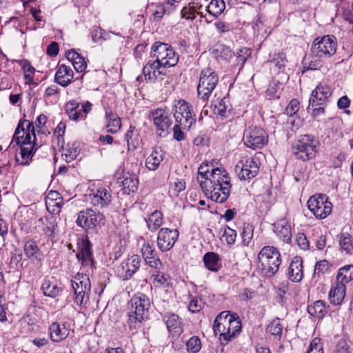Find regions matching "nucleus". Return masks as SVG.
I'll return each mask as SVG.
<instances>
[{
	"instance_id": "27",
	"label": "nucleus",
	"mask_w": 353,
	"mask_h": 353,
	"mask_svg": "<svg viewBox=\"0 0 353 353\" xmlns=\"http://www.w3.org/2000/svg\"><path fill=\"white\" fill-rule=\"evenodd\" d=\"M164 153L160 147L155 148L152 153L147 157L145 160V166L152 171L158 169L161 162L163 160Z\"/></svg>"
},
{
	"instance_id": "64",
	"label": "nucleus",
	"mask_w": 353,
	"mask_h": 353,
	"mask_svg": "<svg viewBox=\"0 0 353 353\" xmlns=\"http://www.w3.org/2000/svg\"><path fill=\"white\" fill-rule=\"evenodd\" d=\"M59 44L55 41L52 42L47 47V50H46V52H47L48 55H49L50 57L57 56L59 53Z\"/></svg>"
},
{
	"instance_id": "52",
	"label": "nucleus",
	"mask_w": 353,
	"mask_h": 353,
	"mask_svg": "<svg viewBox=\"0 0 353 353\" xmlns=\"http://www.w3.org/2000/svg\"><path fill=\"white\" fill-rule=\"evenodd\" d=\"M204 305V303L201 298L191 296V299L188 305V310L192 313H196L201 311Z\"/></svg>"
},
{
	"instance_id": "39",
	"label": "nucleus",
	"mask_w": 353,
	"mask_h": 353,
	"mask_svg": "<svg viewBox=\"0 0 353 353\" xmlns=\"http://www.w3.org/2000/svg\"><path fill=\"white\" fill-rule=\"evenodd\" d=\"M161 63H156L154 61H149L143 68V73L146 80L155 81V70L158 69Z\"/></svg>"
},
{
	"instance_id": "24",
	"label": "nucleus",
	"mask_w": 353,
	"mask_h": 353,
	"mask_svg": "<svg viewBox=\"0 0 353 353\" xmlns=\"http://www.w3.org/2000/svg\"><path fill=\"white\" fill-rule=\"evenodd\" d=\"M302 259L300 256H295L288 269V277L293 282H300L303 279Z\"/></svg>"
},
{
	"instance_id": "26",
	"label": "nucleus",
	"mask_w": 353,
	"mask_h": 353,
	"mask_svg": "<svg viewBox=\"0 0 353 353\" xmlns=\"http://www.w3.org/2000/svg\"><path fill=\"white\" fill-rule=\"evenodd\" d=\"M345 285L336 280L329 292V299L332 304L340 305L345 296Z\"/></svg>"
},
{
	"instance_id": "51",
	"label": "nucleus",
	"mask_w": 353,
	"mask_h": 353,
	"mask_svg": "<svg viewBox=\"0 0 353 353\" xmlns=\"http://www.w3.org/2000/svg\"><path fill=\"white\" fill-rule=\"evenodd\" d=\"M21 66L24 71V77L28 82H31L33 80V76L35 72V69L32 67L30 62L27 60L21 61Z\"/></svg>"
},
{
	"instance_id": "23",
	"label": "nucleus",
	"mask_w": 353,
	"mask_h": 353,
	"mask_svg": "<svg viewBox=\"0 0 353 353\" xmlns=\"http://www.w3.org/2000/svg\"><path fill=\"white\" fill-rule=\"evenodd\" d=\"M73 79V71L69 66L64 64L58 66L54 80L63 87L68 86Z\"/></svg>"
},
{
	"instance_id": "28",
	"label": "nucleus",
	"mask_w": 353,
	"mask_h": 353,
	"mask_svg": "<svg viewBox=\"0 0 353 353\" xmlns=\"http://www.w3.org/2000/svg\"><path fill=\"white\" fill-rule=\"evenodd\" d=\"M229 314V311H223L221 312L215 319L213 325L214 334L216 335L219 334L220 339L224 340L225 334L227 331L228 322L227 316Z\"/></svg>"
},
{
	"instance_id": "2",
	"label": "nucleus",
	"mask_w": 353,
	"mask_h": 353,
	"mask_svg": "<svg viewBox=\"0 0 353 353\" xmlns=\"http://www.w3.org/2000/svg\"><path fill=\"white\" fill-rule=\"evenodd\" d=\"M208 180L211 185L209 190L210 199L216 203L225 202L230 196L231 188L228 173L222 168H213Z\"/></svg>"
},
{
	"instance_id": "41",
	"label": "nucleus",
	"mask_w": 353,
	"mask_h": 353,
	"mask_svg": "<svg viewBox=\"0 0 353 353\" xmlns=\"http://www.w3.org/2000/svg\"><path fill=\"white\" fill-rule=\"evenodd\" d=\"M208 165H201L198 170V175L200 176L202 179H205V181H199L200 186L203 192H205V194H207V192H209L208 188V179L210 178V170L208 168Z\"/></svg>"
},
{
	"instance_id": "10",
	"label": "nucleus",
	"mask_w": 353,
	"mask_h": 353,
	"mask_svg": "<svg viewBox=\"0 0 353 353\" xmlns=\"http://www.w3.org/2000/svg\"><path fill=\"white\" fill-rule=\"evenodd\" d=\"M247 147L254 150L261 149L268 142V136L262 128L249 127L244 131L243 138Z\"/></svg>"
},
{
	"instance_id": "34",
	"label": "nucleus",
	"mask_w": 353,
	"mask_h": 353,
	"mask_svg": "<svg viewBox=\"0 0 353 353\" xmlns=\"http://www.w3.org/2000/svg\"><path fill=\"white\" fill-rule=\"evenodd\" d=\"M339 245L347 254H352L353 252V239L347 232H341L338 235Z\"/></svg>"
},
{
	"instance_id": "37",
	"label": "nucleus",
	"mask_w": 353,
	"mask_h": 353,
	"mask_svg": "<svg viewBox=\"0 0 353 353\" xmlns=\"http://www.w3.org/2000/svg\"><path fill=\"white\" fill-rule=\"evenodd\" d=\"M123 188L125 192H134L137 190L139 181L136 176L128 174L123 176L121 181Z\"/></svg>"
},
{
	"instance_id": "62",
	"label": "nucleus",
	"mask_w": 353,
	"mask_h": 353,
	"mask_svg": "<svg viewBox=\"0 0 353 353\" xmlns=\"http://www.w3.org/2000/svg\"><path fill=\"white\" fill-rule=\"evenodd\" d=\"M145 262L152 268H154L155 270H160L162 268V263L158 258L157 255L153 256L151 259L145 260Z\"/></svg>"
},
{
	"instance_id": "12",
	"label": "nucleus",
	"mask_w": 353,
	"mask_h": 353,
	"mask_svg": "<svg viewBox=\"0 0 353 353\" xmlns=\"http://www.w3.org/2000/svg\"><path fill=\"white\" fill-rule=\"evenodd\" d=\"M149 117L154 122L158 135L165 137L172 123L169 112L165 109L157 108L150 111Z\"/></svg>"
},
{
	"instance_id": "31",
	"label": "nucleus",
	"mask_w": 353,
	"mask_h": 353,
	"mask_svg": "<svg viewBox=\"0 0 353 353\" xmlns=\"http://www.w3.org/2000/svg\"><path fill=\"white\" fill-rule=\"evenodd\" d=\"M105 118L108 122L106 125L107 131L111 133H116L121 127V122L117 114L112 112H106Z\"/></svg>"
},
{
	"instance_id": "44",
	"label": "nucleus",
	"mask_w": 353,
	"mask_h": 353,
	"mask_svg": "<svg viewBox=\"0 0 353 353\" xmlns=\"http://www.w3.org/2000/svg\"><path fill=\"white\" fill-rule=\"evenodd\" d=\"M90 229L94 228L97 225H104L105 224V218L102 213L90 208Z\"/></svg>"
},
{
	"instance_id": "60",
	"label": "nucleus",
	"mask_w": 353,
	"mask_h": 353,
	"mask_svg": "<svg viewBox=\"0 0 353 353\" xmlns=\"http://www.w3.org/2000/svg\"><path fill=\"white\" fill-rule=\"evenodd\" d=\"M72 65L75 70L78 72H83L87 67V63L85 61V59L81 55H79V57L72 63Z\"/></svg>"
},
{
	"instance_id": "61",
	"label": "nucleus",
	"mask_w": 353,
	"mask_h": 353,
	"mask_svg": "<svg viewBox=\"0 0 353 353\" xmlns=\"http://www.w3.org/2000/svg\"><path fill=\"white\" fill-rule=\"evenodd\" d=\"M296 242L302 250H306L309 249L310 243L305 234H299L296 238Z\"/></svg>"
},
{
	"instance_id": "42",
	"label": "nucleus",
	"mask_w": 353,
	"mask_h": 353,
	"mask_svg": "<svg viewBox=\"0 0 353 353\" xmlns=\"http://www.w3.org/2000/svg\"><path fill=\"white\" fill-rule=\"evenodd\" d=\"M90 208L85 210H81L78 214L76 223L79 226L85 230L90 229Z\"/></svg>"
},
{
	"instance_id": "54",
	"label": "nucleus",
	"mask_w": 353,
	"mask_h": 353,
	"mask_svg": "<svg viewBox=\"0 0 353 353\" xmlns=\"http://www.w3.org/2000/svg\"><path fill=\"white\" fill-rule=\"evenodd\" d=\"M330 268V264L326 260L317 262L315 265L313 276H319L320 274L326 273Z\"/></svg>"
},
{
	"instance_id": "20",
	"label": "nucleus",
	"mask_w": 353,
	"mask_h": 353,
	"mask_svg": "<svg viewBox=\"0 0 353 353\" xmlns=\"http://www.w3.org/2000/svg\"><path fill=\"white\" fill-rule=\"evenodd\" d=\"M227 320L226 325L228 327L226 333H224V341H228L234 338L236 334H239L241 330V322L236 314H231L230 312L228 314Z\"/></svg>"
},
{
	"instance_id": "57",
	"label": "nucleus",
	"mask_w": 353,
	"mask_h": 353,
	"mask_svg": "<svg viewBox=\"0 0 353 353\" xmlns=\"http://www.w3.org/2000/svg\"><path fill=\"white\" fill-rule=\"evenodd\" d=\"M307 353H323V345L320 339L315 338L312 341Z\"/></svg>"
},
{
	"instance_id": "47",
	"label": "nucleus",
	"mask_w": 353,
	"mask_h": 353,
	"mask_svg": "<svg viewBox=\"0 0 353 353\" xmlns=\"http://www.w3.org/2000/svg\"><path fill=\"white\" fill-rule=\"evenodd\" d=\"M187 350L192 353H197L201 348V339L197 336H192L186 343Z\"/></svg>"
},
{
	"instance_id": "29",
	"label": "nucleus",
	"mask_w": 353,
	"mask_h": 353,
	"mask_svg": "<svg viewBox=\"0 0 353 353\" xmlns=\"http://www.w3.org/2000/svg\"><path fill=\"white\" fill-rule=\"evenodd\" d=\"M203 262L206 268L212 272H218L221 267L220 256L215 252L205 253L203 256Z\"/></svg>"
},
{
	"instance_id": "33",
	"label": "nucleus",
	"mask_w": 353,
	"mask_h": 353,
	"mask_svg": "<svg viewBox=\"0 0 353 353\" xmlns=\"http://www.w3.org/2000/svg\"><path fill=\"white\" fill-rule=\"evenodd\" d=\"M24 252L28 258H34L41 260L42 254L40 252L37 243L32 240L27 241L24 245Z\"/></svg>"
},
{
	"instance_id": "14",
	"label": "nucleus",
	"mask_w": 353,
	"mask_h": 353,
	"mask_svg": "<svg viewBox=\"0 0 353 353\" xmlns=\"http://www.w3.org/2000/svg\"><path fill=\"white\" fill-rule=\"evenodd\" d=\"M179 237V231L176 229L161 228L157 235V246L161 252L171 250Z\"/></svg>"
},
{
	"instance_id": "46",
	"label": "nucleus",
	"mask_w": 353,
	"mask_h": 353,
	"mask_svg": "<svg viewBox=\"0 0 353 353\" xmlns=\"http://www.w3.org/2000/svg\"><path fill=\"white\" fill-rule=\"evenodd\" d=\"M236 65L240 66V68H242L244 65L246 60L251 55V50L248 48H239L236 54Z\"/></svg>"
},
{
	"instance_id": "32",
	"label": "nucleus",
	"mask_w": 353,
	"mask_h": 353,
	"mask_svg": "<svg viewBox=\"0 0 353 353\" xmlns=\"http://www.w3.org/2000/svg\"><path fill=\"white\" fill-rule=\"evenodd\" d=\"M308 313L313 316L323 318L327 312L324 301L318 300L307 306Z\"/></svg>"
},
{
	"instance_id": "43",
	"label": "nucleus",
	"mask_w": 353,
	"mask_h": 353,
	"mask_svg": "<svg viewBox=\"0 0 353 353\" xmlns=\"http://www.w3.org/2000/svg\"><path fill=\"white\" fill-rule=\"evenodd\" d=\"M90 229L94 228L97 225H104L105 224V218L102 213L90 208Z\"/></svg>"
},
{
	"instance_id": "25",
	"label": "nucleus",
	"mask_w": 353,
	"mask_h": 353,
	"mask_svg": "<svg viewBox=\"0 0 353 353\" xmlns=\"http://www.w3.org/2000/svg\"><path fill=\"white\" fill-rule=\"evenodd\" d=\"M274 231L284 242L291 241V227L285 219H281L274 224Z\"/></svg>"
},
{
	"instance_id": "9",
	"label": "nucleus",
	"mask_w": 353,
	"mask_h": 353,
	"mask_svg": "<svg viewBox=\"0 0 353 353\" xmlns=\"http://www.w3.org/2000/svg\"><path fill=\"white\" fill-rule=\"evenodd\" d=\"M335 37L326 35L321 39L316 38L311 48L312 55L318 58H330L336 50Z\"/></svg>"
},
{
	"instance_id": "38",
	"label": "nucleus",
	"mask_w": 353,
	"mask_h": 353,
	"mask_svg": "<svg viewBox=\"0 0 353 353\" xmlns=\"http://www.w3.org/2000/svg\"><path fill=\"white\" fill-rule=\"evenodd\" d=\"M225 8L223 0H212L207 7V10L210 14L218 17L223 12Z\"/></svg>"
},
{
	"instance_id": "53",
	"label": "nucleus",
	"mask_w": 353,
	"mask_h": 353,
	"mask_svg": "<svg viewBox=\"0 0 353 353\" xmlns=\"http://www.w3.org/2000/svg\"><path fill=\"white\" fill-rule=\"evenodd\" d=\"M236 237V232L230 228V227L225 225L223 229V232L222 234V238L225 239V241L228 245H232L234 243Z\"/></svg>"
},
{
	"instance_id": "55",
	"label": "nucleus",
	"mask_w": 353,
	"mask_h": 353,
	"mask_svg": "<svg viewBox=\"0 0 353 353\" xmlns=\"http://www.w3.org/2000/svg\"><path fill=\"white\" fill-rule=\"evenodd\" d=\"M352 348L348 341L340 339L336 345L334 353H352Z\"/></svg>"
},
{
	"instance_id": "36",
	"label": "nucleus",
	"mask_w": 353,
	"mask_h": 353,
	"mask_svg": "<svg viewBox=\"0 0 353 353\" xmlns=\"http://www.w3.org/2000/svg\"><path fill=\"white\" fill-rule=\"evenodd\" d=\"M149 230L152 232L157 230L163 224V214L160 211L156 210L150 214L146 221Z\"/></svg>"
},
{
	"instance_id": "17",
	"label": "nucleus",
	"mask_w": 353,
	"mask_h": 353,
	"mask_svg": "<svg viewBox=\"0 0 353 353\" xmlns=\"http://www.w3.org/2000/svg\"><path fill=\"white\" fill-rule=\"evenodd\" d=\"M332 92L331 88L326 85L319 84L317 85L312 92L307 110H310V107L325 105L329 97H331Z\"/></svg>"
},
{
	"instance_id": "45",
	"label": "nucleus",
	"mask_w": 353,
	"mask_h": 353,
	"mask_svg": "<svg viewBox=\"0 0 353 353\" xmlns=\"http://www.w3.org/2000/svg\"><path fill=\"white\" fill-rule=\"evenodd\" d=\"M268 332L276 339H280L283 332V325L279 319H274L268 326Z\"/></svg>"
},
{
	"instance_id": "15",
	"label": "nucleus",
	"mask_w": 353,
	"mask_h": 353,
	"mask_svg": "<svg viewBox=\"0 0 353 353\" xmlns=\"http://www.w3.org/2000/svg\"><path fill=\"white\" fill-rule=\"evenodd\" d=\"M141 261V257L139 255L133 254L118 267V276L123 280H128L139 269Z\"/></svg>"
},
{
	"instance_id": "35",
	"label": "nucleus",
	"mask_w": 353,
	"mask_h": 353,
	"mask_svg": "<svg viewBox=\"0 0 353 353\" xmlns=\"http://www.w3.org/2000/svg\"><path fill=\"white\" fill-rule=\"evenodd\" d=\"M336 280L345 285L353 281V265H347L339 269Z\"/></svg>"
},
{
	"instance_id": "4",
	"label": "nucleus",
	"mask_w": 353,
	"mask_h": 353,
	"mask_svg": "<svg viewBox=\"0 0 353 353\" xmlns=\"http://www.w3.org/2000/svg\"><path fill=\"white\" fill-rule=\"evenodd\" d=\"M319 145L314 136L304 134L293 142L292 152L296 159L305 161L315 157Z\"/></svg>"
},
{
	"instance_id": "21",
	"label": "nucleus",
	"mask_w": 353,
	"mask_h": 353,
	"mask_svg": "<svg viewBox=\"0 0 353 353\" xmlns=\"http://www.w3.org/2000/svg\"><path fill=\"white\" fill-rule=\"evenodd\" d=\"M49 334L52 341L60 342L69 335V328L65 323L53 322L49 327Z\"/></svg>"
},
{
	"instance_id": "5",
	"label": "nucleus",
	"mask_w": 353,
	"mask_h": 353,
	"mask_svg": "<svg viewBox=\"0 0 353 353\" xmlns=\"http://www.w3.org/2000/svg\"><path fill=\"white\" fill-rule=\"evenodd\" d=\"M218 82V75L212 69L208 68L202 70L197 86L199 99L203 102L208 101Z\"/></svg>"
},
{
	"instance_id": "16",
	"label": "nucleus",
	"mask_w": 353,
	"mask_h": 353,
	"mask_svg": "<svg viewBox=\"0 0 353 353\" xmlns=\"http://www.w3.org/2000/svg\"><path fill=\"white\" fill-rule=\"evenodd\" d=\"M28 132L30 133L31 137H33L34 140L36 139L33 123L30 122L28 120L20 121L15 130L12 141L10 143L9 148H14L16 145H19L20 140H23Z\"/></svg>"
},
{
	"instance_id": "30",
	"label": "nucleus",
	"mask_w": 353,
	"mask_h": 353,
	"mask_svg": "<svg viewBox=\"0 0 353 353\" xmlns=\"http://www.w3.org/2000/svg\"><path fill=\"white\" fill-rule=\"evenodd\" d=\"M112 196L110 192L105 188H100L94 195L92 199L93 203L96 205H100L101 208L107 207L111 202Z\"/></svg>"
},
{
	"instance_id": "19",
	"label": "nucleus",
	"mask_w": 353,
	"mask_h": 353,
	"mask_svg": "<svg viewBox=\"0 0 353 353\" xmlns=\"http://www.w3.org/2000/svg\"><path fill=\"white\" fill-rule=\"evenodd\" d=\"M91 243L89 241H83L81 250L77 254L79 260L81 261L82 265L85 269V272H89L92 270L93 267V258L91 251Z\"/></svg>"
},
{
	"instance_id": "48",
	"label": "nucleus",
	"mask_w": 353,
	"mask_h": 353,
	"mask_svg": "<svg viewBox=\"0 0 353 353\" xmlns=\"http://www.w3.org/2000/svg\"><path fill=\"white\" fill-rule=\"evenodd\" d=\"M229 111L225 98L221 99L220 101L214 105V112L219 115L221 119L227 117Z\"/></svg>"
},
{
	"instance_id": "18",
	"label": "nucleus",
	"mask_w": 353,
	"mask_h": 353,
	"mask_svg": "<svg viewBox=\"0 0 353 353\" xmlns=\"http://www.w3.org/2000/svg\"><path fill=\"white\" fill-rule=\"evenodd\" d=\"M31 139L30 133L28 132L25 138L23 140H20L19 154L21 158V161L20 162L21 164L28 165L29 161L35 152L36 150H34V144H32ZM33 143H34V141H33Z\"/></svg>"
},
{
	"instance_id": "6",
	"label": "nucleus",
	"mask_w": 353,
	"mask_h": 353,
	"mask_svg": "<svg viewBox=\"0 0 353 353\" xmlns=\"http://www.w3.org/2000/svg\"><path fill=\"white\" fill-rule=\"evenodd\" d=\"M151 56L156 58L154 61L164 67L174 66L179 61V57L167 43L155 42L152 46Z\"/></svg>"
},
{
	"instance_id": "49",
	"label": "nucleus",
	"mask_w": 353,
	"mask_h": 353,
	"mask_svg": "<svg viewBox=\"0 0 353 353\" xmlns=\"http://www.w3.org/2000/svg\"><path fill=\"white\" fill-rule=\"evenodd\" d=\"M57 226L58 222L57 217L51 216L49 218H46V227L43 229L45 234L48 236H52V234L55 232Z\"/></svg>"
},
{
	"instance_id": "8",
	"label": "nucleus",
	"mask_w": 353,
	"mask_h": 353,
	"mask_svg": "<svg viewBox=\"0 0 353 353\" xmlns=\"http://www.w3.org/2000/svg\"><path fill=\"white\" fill-rule=\"evenodd\" d=\"M74 293V301L78 305L86 304L89 300L90 281L87 274H79L71 281Z\"/></svg>"
},
{
	"instance_id": "58",
	"label": "nucleus",
	"mask_w": 353,
	"mask_h": 353,
	"mask_svg": "<svg viewBox=\"0 0 353 353\" xmlns=\"http://www.w3.org/2000/svg\"><path fill=\"white\" fill-rule=\"evenodd\" d=\"M299 110V102L296 99H292L285 108V114L289 116H293Z\"/></svg>"
},
{
	"instance_id": "56",
	"label": "nucleus",
	"mask_w": 353,
	"mask_h": 353,
	"mask_svg": "<svg viewBox=\"0 0 353 353\" xmlns=\"http://www.w3.org/2000/svg\"><path fill=\"white\" fill-rule=\"evenodd\" d=\"M141 252L145 261L157 255L154 248L149 243L143 245Z\"/></svg>"
},
{
	"instance_id": "63",
	"label": "nucleus",
	"mask_w": 353,
	"mask_h": 353,
	"mask_svg": "<svg viewBox=\"0 0 353 353\" xmlns=\"http://www.w3.org/2000/svg\"><path fill=\"white\" fill-rule=\"evenodd\" d=\"M152 277L154 278V280L160 283V284H165L168 279L167 276L164 274L163 273H161L159 270H155L154 273L152 274Z\"/></svg>"
},
{
	"instance_id": "3",
	"label": "nucleus",
	"mask_w": 353,
	"mask_h": 353,
	"mask_svg": "<svg viewBox=\"0 0 353 353\" xmlns=\"http://www.w3.org/2000/svg\"><path fill=\"white\" fill-rule=\"evenodd\" d=\"M281 254L273 246L263 247L258 254V267L267 277L273 276L281 263Z\"/></svg>"
},
{
	"instance_id": "40",
	"label": "nucleus",
	"mask_w": 353,
	"mask_h": 353,
	"mask_svg": "<svg viewBox=\"0 0 353 353\" xmlns=\"http://www.w3.org/2000/svg\"><path fill=\"white\" fill-rule=\"evenodd\" d=\"M42 290L45 296L50 297H56L61 291L57 284L50 281H46L42 285Z\"/></svg>"
},
{
	"instance_id": "1",
	"label": "nucleus",
	"mask_w": 353,
	"mask_h": 353,
	"mask_svg": "<svg viewBox=\"0 0 353 353\" xmlns=\"http://www.w3.org/2000/svg\"><path fill=\"white\" fill-rule=\"evenodd\" d=\"M150 300L143 294L138 293L130 300L127 324L131 330H137L141 327L142 323L148 318Z\"/></svg>"
},
{
	"instance_id": "7",
	"label": "nucleus",
	"mask_w": 353,
	"mask_h": 353,
	"mask_svg": "<svg viewBox=\"0 0 353 353\" xmlns=\"http://www.w3.org/2000/svg\"><path fill=\"white\" fill-rule=\"evenodd\" d=\"M174 117L177 124L184 129H190L196 123V114L193 107L185 100H179L174 105Z\"/></svg>"
},
{
	"instance_id": "50",
	"label": "nucleus",
	"mask_w": 353,
	"mask_h": 353,
	"mask_svg": "<svg viewBox=\"0 0 353 353\" xmlns=\"http://www.w3.org/2000/svg\"><path fill=\"white\" fill-rule=\"evenodd\" d=\"M253 226L249 223L243 225V231L241 233L243 242L245 245H248L253 236Z\"/></svg>"
},
{
	"instance_id": "22",
	"label": "nucleus",
	"mask_w": 353,
	"mask_h": 353,
	"mask_svg": "<svg viewBox=\"0 0 353 353\" xmlns=\"http://www.w3.org/2000/svg\"><path fill=\"white\" fill-rule=\"evenodd\" d=\"M163 320L166 324L169 332L173 336H179L182 333V322L178 315L175 314H165Z\"/></svg>"
},
{
	"instance_id": "59",
	"label": "nucleus",
	"mask_w": 353,
	"mask_h": 353,
	"mask_svg": "<svg viewBox=\"0 0 353 353\" xmlns=\"http://www.w3.org/2000/svg\"><path fill=\"white\" fill-rule=\"evenodd\" d=\"M281 84L279 81H272L268 85L266 90L267 94L270 97H276L278 90L281 89Z\"/></svg>"
},
{
	"instance_id": "13",
	"label": "nucleus",
	"mask_w": 353,
	"mask_h": 353,
	"mask_svg": "<svg viewBox=\"0 0 353 353\" xmlns=\"http://www.w3.org/2000/svg\"><path fill=\"white\" fill-rule=\"evenodd\" d=\"M234 170L241 180H249L259 172V162L256 158H249L245 161H240L235 165Z\"/></svg>"
},
{
	"instance_id": "11",
	"label": "nucleus",
	"mask_w": 353,
	"mask_h": 353,
	"mask_svg": "<svg viewBox=\"0 0 353 353\" xmlns=\"http://www.w3.org/2000/svg\"><path fill=\"white\" fill-rule=\"evenodd\" d=\"M307 205L310 211L320 219L327 217L332 209V203L328 201L327 197L323 194L311 196L307 201Z\"/></svg>"
}]
</instances>
